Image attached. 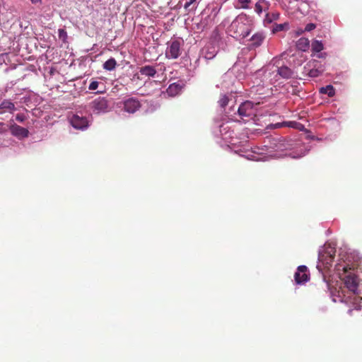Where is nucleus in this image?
Listing matches in <instances>:
<instances>
[{"mask_svg":"<svg viewBox=\"0 0 362 362\" xmlns=\"http://www.w3.org/2000/svg\"><path fill=\"white\" fill-rule=\"evenodd\" d=\"M337 271L344 280L346 287L356 294L358 309L362 310V279L357 276L349 265H337Z\"/></svg>","mask_w":362,"mask_h":362,"instance_id":"1","label":"nucleus"},{"mask_svg":"<svg viewBox=\"0 0 362 362\" xmlns=\"http://www.w3.org/2000/svg\"><path fill=\"white\" fill-rule=\"evenodd\" d=\"M336 253L335 245L332 243H326L318 252V260L326 267L331 264Z\"/></svg>","mask_w":362,"mask_h":362,"instance_id":"2","label":"nucleus"},{"mask_svg":"<svg viewBox=\"0 0 362 362\" xmlns=\"http://www.w3.org/2000/svg\"><path fill=\"white\" fill-rule=\"evenodd\" d=\"M68 119L70 124L76 129L84 130L88 127V119L81 114L76 113L69 115Z\"/></svg>","mask_w":362,"mask_h":362,"instance_id":"3","label":"nucleus"},{"mask_svg":"<svg viewBox=\"0 0 362 362\" xmlns=\"http://www.w3.org/2000/svg\"><path fill=\"white\" fill-rule=\"evenodd\" d=\"M93 112L96 114L105 112L107 111L108 108L107 101L104 98H100L99 96L98 98L93 100Z\"/></svg>","mask_w":362,"mask_h":362,"instance_id":"4","label":"nucleus"},{"mask_svg":"<svg viewBox=\"0 0 362 362\" xmlns=\"http://www.w3.org/2000/svg\"><path fill=\"white\" fill-rule=\"evenodd\" d=\"M140 107V102L134 98H129L124 102V110L129 113H134Z\"/></svg>","mask_w":362,"mask_h":362,"instance_id":"5","label":"nucleus"},{"mask_svg":"<svg viewBox=\"0 0 362 362\" xmlns=\"http://www.w3.org/2000/svg\"><path fill=\"white\" fill-rule=\"evenodd\" d=\"M308 269L305 266H299L295 273V281L297 284H303L308 280Z\"/></svg>","mask_w":362,"mask_h":362,"instance_id":"6","label":"nucleus"},{"mask_svg":"<svg viewBox=\"0 0 362 362\" xmlns=\"http://www.w3.org/2000/svg\"><path fill=\"white\" fill-rule=\"evenodd\" d=\"M180 43L175 40L173 41L166 51V56L168 58L176 59L180 54Z\"/></svg>","mask_w":362,"mask_h":362,"instance_id":"7","label":"nucleus"},{"mask_svg":"<svg viewBox=\"0 0 362 362\" xmlns=\"http://www.w3.org/2000/svg\"><path fill=\"white\" fill-rule=\"evenodd\" d=\"M253 108V103L250 101H246L240 105L238 112L240 116L248 117L251 115V110Z\"/></svg>","mask_w":362,"mask_h":362,"instance_id":"8","label":"nucleus"},{"mask_svg":"<svg viewBox=\"0 0 362 362\" xmlns=\"http://www.w3.org/2000/svg\"><path fill=\"white\" fill-rule=\"evenodd\" d=\"M11 132L13 135L22 138L28 137L29 134V132L27 129L17 124H13L11 127Z\"/></svg>","mask_w":362,"mask_h":362,"instance_id":"9","label":"nucleus"},{"mask_svg":"<svg viewBox=\"0 0 362 362\" xmlns=\"http://www.w3.org/2000/svg\"><path fill=\"white\" fill-rule=\"evenodd\" d=\"M278 74L282 78H290L293 76V71L286 66H282L278 68Z\"/></svg>","mask_w":362,"mask_h":362,"instance_id":"10","label":"nucleus"},{"mask_svg":"<svg viewBox=\"0 0 362 362\" xmlns=\"http://www.w3.org/2000/svg\"><path fill=\"white\" fill-rule=\"evenodd\" d=\"M182 89V86L179 83H172L167 89V92L170 95H177Z\"/></svg>","mask_w":362,"mask_h":362,"instance_id":"11","label":"nucleus"},{"mask_svg":"<svg viewBox=\"0 0 362 362\" xmlns=\"http://www.w3.org/2000/svg\"><path fill=\"white\" fill-rule=\"evenodd\" d=\"M0 109L4 110L13 111L15 110V105L10 100H4L0 104Z\"/></svg>","mask_w":362,"mask_h":362,"instance_id":"12","label":"nucleus"},{"mask_svg":"<svg viewBox=\"0 0 362 362\" xmlns=\"http://www.w3.org/2000/svg\"><path fill=\"white\" fill-rule=\"evenodd\" d=\"M310 45V42L307 38L302 37L300 38L297 42V47L303 51H305L308 49Z\"/></svg>","mask_w":362,"mask_h":362,"instance_id":"13","label":"nucleus"},{"mask_svg":"<svg viewBox=\"0 0 362 362\" xmlns=\"http://www.w3.org/2000/svg\"><path fill=\"white\" fill-rule=\"evenodd\" d=\"M140 73L142 75L153 76L156 74V71L153 67L150 66H146L141 68Z\"/></svg>","mask_w":362,"mask_h":362,"instance_id":"14","label":"nucleus"},{"mask_svg":"<svg viewBox=\"0 0 362 362\" xmlns=\"http://www.w3.org/2000/svg\"><path fill=\"white\" fill-rule=\"evenodd\" d=\"M264 37L261 33H256L251 37V41L252 42V45L255 47H258L261 45Z\"/></svg>","mask_w":362,"mask_h":362,"instance_id":"15","label":"nucleus"},{"mask_svg":"<svg viewBox=\"0 0 362 362\" xmlns=\"http://www.w3.org/2000/svg\"><path fill=\"white\" fill-rule=\"evenodd\" d=\"M320 93L323 94H327L329 97H332L335 94L334 88L332 85H328L325 87L321 88Z\"/></svg>","mask_w":362,"mask_h":362,"instance_id":"16","label":"nucleus"},{"mask_svg":"<svg viewBox=\"0 0 362 362\" xmlns=\"http://www.w3.org/2000/svg\"><path fill=\"white\" fill-rule=\"evenodd\" d=\"M116 64H117V62H116L115 59L113 58H111L104 63L103 67L106 70L112 71L115 68Z\"/></svg>","mask_w":362,"mask_h":362,"instance_id":"17","label":"nucleus"},{"mask_svg":"<svg viewBox=\"0 0 362 362\" xmlns=\"http://www.w3.org/2000/svg\"><path fill=\"white\" fill-rule=\"evenodd\" d=\"M279 17V13H267L264 20V23H271L272 21L277 20Z\"/></svg>","mask_w":362,"mask_h":362,"instance_id":"18","label":"nucleus"},{"mask_svg":"<svg viewBox=\"0 0 362 362\" xmlns=\"http://www.w3.org/2000/svg\"><path fill=\"white\" fill-rule=\"evenodd\" d=\"M312 49L314 52H319L323 49V45L321 41L315 40L312 43Z\"/></svg>","mask_w":362,"mask_h":362,"instance_id":"19","label":"nucleus"},{"mask_svg":"<svg viewBox=\"0 0 362 362\" xmlns=\"http://www.w3.org/2000/svg\"><path fill=\"white\" fill-rule=\"evenodd\" d=\"M288 23H281V24H274L272 32L274 33H277L279 31H281L285 30L286 28H288Z\"/></svg>","mask_w":362,"mask_h":362,"instance_id":"20","label":"nucleus"},{"mask_svg":"<svg viewBox=\"0 0 362 362\" xmlns=\"http://www.w3.org/2000/svg\"><path fill=\"white\" fill-rule=\"evenodd\" d=\"M229 99L226 95H223L218 103L221 107H225L228 103Z\"/></svg>","mask_w":362,"mask_h":362,"instance_id":"21","label":"nucleus"},{"mask_svg":"<svg viewBox=\"0 0 362 362\" xmlns=\"http://www.w3.org/2000/svg\"><path fill=\"white\" fill-rule=\"evenodd\" d=\"M308 74L310 77L315 78L320 74V71L318 69H313L309 71Z\"/></svg>","mask_w":362,"mask_h":362,"instance_id":"22","label":"nucleus"},{"mask_svg":"<svg viewBox=\"0 0 362 362\" xmlns=\"http://www.w3.org/2000/svg\"><path fill=\"white\" fill-rule=\"evenodd\" d=\"M58 33H59V37L64 41L67 37L66 32L63 29H59Z\"/></svg>","mask_w":362,"mask_h":362,"instance_id":"23","label":"nucleus"},{"mask_svg":"<svg viewBox=\"0 0 362 362\" xmlns=\"http://www.w3.org/2000/svg\"><path fill=\"white\" fill-rule=\"evenodd\" d=\"M26 119V117L23 114H18L16 116V119L19 122H23Z\"/></svg>","mask_w":362,"mask_h":362,"instance_id":"24","label":"nucleus"},{"mask_svg":"<svg viewBox=\"0 0 362 362\" xmlns=\"http://www.w3.org/2000/svg\"><path fill=\"white\" fill-rule=\"evenodd\" d=\"M315 28H316L315 24H314V23H308L305 26V30L309 32V31H311V30H314Z\"/></svg>","mask_w":362,"mask_h":362,"instance_id":"25","label":"nucleus"},{"mask_svg":"<svg viewBox=\"0 0 362 362\" xmlns=\"http://www.w3.org/2000/svg\"><path fill=\"white\" fill-rule=\"evenodd\" d=\"M238 2L241 4L243 8H247V4L250 2V0H238Z\"/></svg>","mask_w":362,"mask_h":362,"instance_id":"26","label":"nucleus"},{"mask_svg":"<svg viewBox=\"0 0 362 362\" xmlns=\"http://www.w3.org/2000/svg\"><path fill=\"white\" fill-rule=\"evenodd\" d=\"M255 11L257 13L260 14L262 12V6L260 5V3L259 2H257L256 4H255Z\"/></svg>","mask_w":362,"mask_h":362,"instance_id":"27","label":"nucleus"},{"mask_svg":"<svg viewBox=\"0 0 362 362\" xmlns=\"http://www.w3.org/2000/svg\"><path fill=\"white\" fill-rule=\"evenodd\" d=\"M98 82L92 81V90H95L98 87Z\"/></svg>","mask_w":362,"mask_h":362,"instance_id":"28","label":"nucleus"},{"mask_svg":"<svg viewBox=\"0 0 362 362\" xmlns=\"http://www.w3.org/2000/svg\"><path fill=\"white\" fill-rule=\"evenodd\" d=\"M196 0H189L188 2H187L185 5V8L187 9L189 6L193 4Z\"/></svg>","mask_w":362,"mask_h":362,"instance_id":"29","label":"nucleus"},{"mask_svg":"<svg viewBox=\"0 0 362 362\" xmlns=\"http://www.w3.org/2000/svg\"><path fill=\"white\" fill-rule=\"evenodd\" d=\"M98 93H103V90H98L97 92L94 93V96H97Z\"/></svg>","mask_w":362,"mask_h":362,"instance_id":"30","label":"nucleus"},{"mask_svg":"<svg viewBox=\"0 0 362 362\" xmlns=\"http://www.w3.org/2000/svg\"><path fill=\"white\" fill-rule=\"evenodd\" d=\"M237 23H238L237 21H233V22L232 23V24H231V27H232V28H233L234 26H235V25H236V24H237Z\"/></svg>","mask_w":362,"mask_h":362,"instance_id":"31","label":"nucleus"},{"mask_svg":"<svg viewBox=\"0 0 362 362\" xmlns=\"http://www.w3.org/2000/svg\"><path fill=\"white\" fill-rule=\"evenodd\" d=\"M301 156H301V155H300V156H292V157H293V158H300V157H301Z\"/></svg>","mask_w":362,"mask_h":362,"instance_id":"32","label":"nucleus"},{"mask_svg":"<svg viewBox=\"0 0 362 362\" xmlns=\"http://www.w3.org/2000/svg\"><path fill=\"white\" fill-rule=\"evenodd\" d=\"M248 34H249V33H247L246 34L243 35V37H247V36L248 35Z\"/></svg>","mask_w":362,"mask_h":362,"instance_id":"33","label":"nucleus"}]
</instances>
